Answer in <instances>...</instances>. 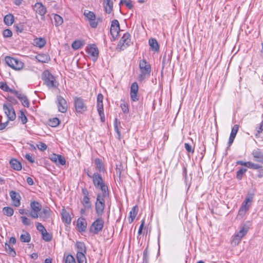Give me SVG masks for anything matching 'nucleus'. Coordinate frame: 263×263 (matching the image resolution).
Instances as JSON below:
<instances>
[{"label":"nucleus","mask_w":263,"mask_h":263,"mask_svg":"<svg viewBox=\"0 0 263 263\" xmlns=\"http://www.w3.org/2000/svg\"><path fill=\"white\" fill-rule=\"evenodd\" d=\"M105 189L104 187L102 189L103 193H98L97 196L95 211L98 217L102 216L105 208V199L109 196V192L105 191Z\"/></svg>","instance_id":"1"},{"label":"nucleus","mask_w":263,"mask_h":263,"mask_svg":"<svg viewBox=\"0 0 263 263\" xmlns=\"http://www.w3.org/2000/svg\"><path fill=\"white\" fill-rule=\"evenodd\" d=\"M139 68L140 74L138 77V80L140 82H142L144 79L149 77L151 67L149 63L145 60H142L139 62Z\"/></svg>","instance_id":"2"},{"label":"nucleus","mask_w":263,"mask_h":263,"mask_svg":"<svg viewBox=\"0 0 263 263\" xmlns=\"http://www.w3.org/2000/svg\"><path fill=\"white\" fill-rule=\"evenodd\" d=\"M42 80L49 88H56L58 86V83L55 81L54 76L47 70L43 72Z\"/></svg>","instance_id":"3"},{"label":"nucleus","mask_w":263,"mask_h":263,"mask_svg":"<svg viewBox=\"0 0 263 263\" xmlns=\"http://www.w3.org/2000/svg\"><path fill=\"white\" fill-rule=\"evenodd\" d=\"M6 63L13 69L20 70L24 66V63L20 60L7 56L5 57Z\"/></svg>","instance_id":"4"},{"label":"nucleus","mask_w":263,"mask_h":263,"mask_svg":"<svg viewBox=\"0 0 263 263\" xmlns=\"http://www.w3.org/2000/svg\"><path fill=\"white\" fill-rule=\"evenodd\" d=\"M248 231V228L246 226H241L239 231L236 233L231 241V245L236 246L240 242L242 238L246 235Z\"/></svg>","instance_id":"5"},{"label":"nucleus","mask_w":263,"mask_h":263,"mask_svg":"<svg viewBox=\"0 0 263 263\" xmlns=\"http://www.w3.org/2000/svg\"><path fill=\"white\" fill-rule=\"evenodd\" d=\"M104 221L103 219L101 217H99L95 221L92 222L91 226L90 227V232L97 234L99 232L101 231L103 226Z\"/></svg>","instance_id":"6"},{"label":"nucleus","mask_w":263,"mask_h":263,"mask_svg":"<svg viewBox=\"0 0 263 263\" xmlns=\"http://www.w3.org/2000/svg\"><path fill=\"white\" fill-rule=\"evenodd\" d=\"M130 35L129 33H124L117 45V48L120 50H123L129 46L130 43Z\"/></svg>","instance_id":"7"},{"label":"nucleus","mask_w":263,"mask_h":263,"mask_svg":"<svg viewBox=\"0 0 263 263\" xmlns=\"http://www.w3.org/2000/svg\"><path fill=\"white\" fill-rule=\"evenodd\" d=\"M92 179L93 183L95 187H99L101 190L102 193H103L102 189L104 187H105V191L108 192V187L103 182L102 178L100 175L97 173H94L92 176Z\"/></svg>","instance_id":"8"},{"label":"nucleus","mask_w":263,"mask_h":263,"mask_svg":"<svg viewBox=\"0 0 263 263\" xmlns=\"http://www.w3.org/2000/svg\"><path fill=\"white\" fill-rule=\"evenodd\" d=\"M74 106L77 112L82 114L87 110V106L83 99L76 97L74 98Z\"/></svg>","instance_id":"9"},{"label":"nucleus","mask_w":263,"mask_h":263,"mask_svg":"<svg viewBox=\"0 0 263 263\" xmlns=\"http://www.w3.org/2000/svg\"><path fill=\"white\" fill-rule=\"evenodd\" d=\"M87 51L93 61H96L99 57V50L95 44L89 45L87 47Z\"/></svg>","instance_id":"10"},{"label":"nucleus","mask_w":263,"mask_h":263,"mask_svg":"<svg viewBox=\"0 0 263 263\" xmlns=\"http://www.w3.org/2000/svg\"><path fill=\"white\" fill-rule=\"evenodd\" d=\"M57 104L58 110L62 113H64L67 109V103L66 100L61 96H58L57 97Z\"/></svg>","instance_id":"11"},{"label":"nucleus","mask_w":263,"mask_h":263,"mask_svg":"<svg viewBox=\"0 0 263 263\" xmlns=\"http://www.w3.org/2000/svg\"><path fill=\"white\" fill-rule=\"evenodd\" d=\"M3 109L8 119V120L13 121L15 119L16 115L15 111L11 105H7V104H4L3 105Z\"/></svg>","instance_id":"12"},{"label":"nucleus","mask_w":263,"mask_h":263,"mask_svg":"<svg viewBox=\"0 0 263 263\" xmlns=\"http://www.w3.org/2000/svg\"><path fill=\"white\" fill-rule=\"evenodd\" d=\"M120 31V26L118 20H114L111 22L110 26V33L113 38V40H115L117 37Z\"/></svg>","instance_id":"13"},{"label":"nucleus","mask_w":263,"mask_h":263,"mask_svg":"<svg viewBox=\"0 0 263 263\" xmlns=\"http://www.w3.org/2000/svg\"><path fill=\"white\" fill-rule=\"evenodd\" d=\"M84 15L90 21V25L92 28H96L98 23L95 21L96 15L93 12L87 10H84Z\"/></svg>","instance_id":"14"},{"label":"nucleus","mask_w":263,"mask_h":263,"mask_svg":"<svg viewBox=\"0 0 263 263\" xmlns=\"http://www.w3.org/2000/svg\"><path fill=\"white\" fill-rule=\"evenodd\" d=\"M138 91V85L137 82H134L131 86L130 90V98L133 101H137L139 98L137 96Z\"/></svg>","instance_id":"15"},{"label":"nucleus","mask_w":263,"mask_h":263,"mask_svg":"<svg viewBox=\"0 0 263 263\" xmlns=\"http://www.w3.org/2000/svg\"><path fill=\"white\" fill-rule=\"evenodd\" d=\"M50 159L58 165H64L66 164V160L64 157L60 155L52 154L50 156Z\"/></svg>","instance_id":"16"},{"label":"nucleus","mask_w":263,"mask_h":263,"mask_svg":"<svg viewBox=\"0 0 263 263\" xmlns=\"http://www.w3.org/2000/svg\"><path fill=\"white\" fill-rule=\"evenodd\" d=\"M10 196L12 200L13 204L16 207H18L21 204L20 195L15 191H11L9 193Z\"/></svg>","instance_id":"17"},{"label":"nucleus","mask_w":263,"mask_h":263,"mask_svg":"<svg viewBox=\"0 0 263 263\" xmlns=\"http://www.w3.org/2000/svg\"><path fill=\"white\" fill-rule=\"evenodd\" d=\"M252 154L255 161L263 163V154L260 149L256 148L254 149Z\"/></svg>","instance_id":"18"},{"label":"nucleus","mask_w":263,"mask_h":263,"mask_svg":"<svg viewBox=\"0 0 263 263\" xmlns=\"http://www.w3.org/2000/svg\"><path fill=\"white\" fill-rule=\"evenodd\" d=\"M34 9L36 13L39 14L42 16V19L44 18V16L46 12V8L41 3H37L34 5Z\"/></svg>","instance_id":"19"},{"label":"nucleus","mask_w":263,"mask_h":263,"mask_svg":"<svg viewBox=\"0 0 263 263\" xmlns=\"http://www.w3.org/2000/svg\"><path fill=\"white\" fill-rule=\"evenodd\" d=\"M77 227L79 232H84L87 227V222L84 218H79L77 222Z\"/></svg>","instance_id":"20"},{"label":"nucleus","mask_w":263,"mask_h":263,"mask_svg":"<svg viewBox=\"0 0 263 263\" xmlns=\"http://www.w3.org/2000/svg\"><path fill=\"white\" fill-rule=\"evenodd\" d=\"M40 217L42 218L44 221L50 218L51 215V210L49 208L46 207L44 208L39 214Z\"/></svg>","instance_id":"21"},{"label":"nucleus","mask_w":263,"mask_h":263,"mask_svg":"<svg viewBox=\"0 0 263 263\" xmlns=\"http://www.w3.org/2000/svg\"><path fill=\"white\" fill-rule=\"evenodd\" d=\"M148 44L153 51L158 52L159 50V46L155 39L151 38L148 41Z\"/></svg>","instance_id":"22"},{"label":"nucleus","mask_w":263,"mask_h":263,"mask_svg":"<svg viewBox=\"0 0 263 263\" xmlns=\"http://www.w3.org/2000/svg\"><path fill=\"white\" fill-rule=\"evenodd\" d=\"M138 212V208L134 206L129 212V216L128 218V222L131 223L135 218Z\"/></svg>","instance_id":"23"},{"label":"nucleus","mask_w":263,"mask_h":263,"mask_svg":"<svg viewBox=\"0 0 263 263\" xmlns=\"http://www.w3.org/2000/svg\"><path fill=\"white\" fill-rule=\"evenodd\" d=\"M35 59L39 62L42 63H48L50 58L48 54H39L35 56Z\"/></svg>","instance_id":"24"},{"label":"nucleus","mask_w":263,"mask_h":263,"mask_svg":"<svg viewBox=\"0 0 263 263\" xmlns=\"http://www.w3.org/2000/svg\"><path fill=\"white\" fill-rule=\"evenodd\" d=\"M104 8L106 13H110L113 7V2L112 0H104Z\"/></svg>","instance_id":"25"},{"label":"nucleus","mask_w":263,"mask_h":263,"mask_svg":"<svg viewBox=\"0 0 263 263\" xmlns=\"http://www.w3.org/2000/svg\"><path fill=\"white\" fill-rule=\"evenodd\" d=\"M46 41L45 39L42 37L35 38L33 40V45L41 48L46 44Z\"/></svg>","instance_id":"26"},{"label":"nucleus","mask_w":263,"mask_h":263,"mask_svg":"<svg viewBox=\"0 0 263 263\" xmlns=\"http://www.w3.org/2000/svg\"><path fill=\"white\" fill-rule=\"evenodd\" d=\"M10 164L12 168L16 171H20L22 168V165L21 163L16 159H13L10 161Z\"/></svg>","instance_id":"27"},{"label":"nucleus","mask_w":263,"mask_h":263,"mask_svg":"<svg viewBox=\"0 0 263 263\" xmlns=\"http://www.w3.org/2000/svg\"><path fill=\"white\" fill-rule=\"evenodd\" d=\"M30 207L33 212H39L42 209V205L39 202L35 201L31 202Z\"/></svg>","instance_id":"28"},{"label":"nucleus","mask_w":263,"mask_h":263,"mask_svg":"<svg viewBox=\"0 0 263 263\" xmlns=\"http://www.w3.org/2000/svg\"><path fill=\"white\" fill-rule=\"evenodd\" d=\"M76 247L78 249L77 253H86V249L85 244L82 242H77Z\"/></svg>","instance_id":"29"},{"label":"nucleus","mask_w":263,"mask_h":263,"mask_svg":"<svg viewBox=\"0 0 263 263\" xmlns=\"http://www.w3.org/2000/svg\"><path fill=\"white\" fill-rule=\"evenodd\" d=\"M82 203L85 208V209L89 210L91 208L92 205L90 201L89 196L83 197Z\"/></svg>","instance_id":"30"},{"label":"nucleus","mask_w":263,"mask_h":263,"mask_svg":"<svg viewBox=\"0 0 263 263\" xmlns=\"http://www.w3.org/2000/svg\"><path fill=\"white\" fill-rule=\"evenodd\" d=\"M62 215L63 220L67 224H70L71 221V218L69 213L64 210L62 212Z\"/></svg>","instance_id":"31"},{"label":"nucleus","mask_w":263,"mask_h":263,"mask_svg":"<svg viewBox=\"0 0 263 263\" xmlns=\"http://www.w3.org/2000/svg\"><path fill=\"white\" fill-rule=\"evenodd\" d=\"M4 23L8 26L11 25L14 22V17L12 14L6 15L4 18Z\"/></svg>","instance_id":"32"},{"label":"nucleus","mask_w":263,"mask_h":263,"mask_svg":"<svg viewBox=\"0 0 263 263\" xmlns=\"http://www.w3.org/2000/svg\"><path fill=\"white\" fill-rule=\"evenodd\" d=\"M103 96L101 93L98 94L97 96V110L103 109Z\"/></svg>","instance_id":"33"},{"label":"nucleus","mask_w":263,"mask_h":263,"mask_svg":"<svg viewBox=\"0 0 263 263\" xmlns=\"http://www.w3.org/2000/svg\"><path fill=\"white\" fill-rule=\"evenodd\" d=\"M5 249L7 253H8L12 257H14L16 255V252L14 250V249L11 247L7 243H5Z\"/></svg>","instance_id":"34"},{"label":"nucleus","mask_w":263,"mask_h":263,"mask_svg":"<svg viewBox=\"0 0 263 263\" xmlns=\"http://www.w3.org/2000/svg\"><path fill=\"white\" fill-rule=\"evenodd\" d=\"M20 240L23 242H29L30 241L31 237L28 232H25L20 236Z\"/></svg>","instance_id":"35"},{"label":"nucleus","mask_w":263,"mask_h":263,"mask_svg":"<svg viewBox=\"0 0 263 263\" xmlns=\"http://www.w3.org/2000/svg\"><path fill=\"white\" fill-rule=\"evenodd\" d=\"M250 206V204H248L244 201H243L242 205L240 207V209L239 211V214H242L246 213L249 209Z\"/></svg>","instance_id":"36"},{"label":"nucleus","mask_w":263,"mask_h":263,"mask_svg":"<svg viewBox=\"0 0 263 263\" xmlns=\"http://www.w3.org/2000/svg\"><path fill=\"white\" fill-rule=\"evenodd\" d=\"M86 253H77V258L78 263H86V259L85 257Z\"/></svg>","instance_id":"37"},{"label":"nucleus","mask_w":263,"mask_h":263,"mask_svg":"<svg viewBox=\"0 0 263 263\" xmlns=\"http://www.w3.org/2000/svg\"><path fill=\"white\" fill-rule=\"evenodd\" d=\"M3 212L4 214L7 216H11L14 213L13 209L9 207H4Z\"/></svg>","instance_id":"38"},{"label":"nucleus","mask_w":263,"mask_h":263,"mask_svg":"<svg viewBox=\"0 0 263 263\" xmlns=\"http://www.w3.org/2000/svg\"><path fill=\"white\" fill-rule=\"evenodd\" d=\"M54 20L55 22L54 25L56 26L61 25L63 22V18L58 14L54 15Z\"/></svg>","instance_id":"39"},{"label":"nucleus","mask_w":263,"mask_h":263,"mask_svg":"<svg viewBox=\"0 0 263 263\" xmlns=\"http://www.w3.org/2000/svg\"><path fill=\"white\" fill-rule=\"evenodd\" d=\"M95 163L97 168L100 172L104 171L103 164L100 159H96L95 160Z\"/></svg>","instance_id":"40"},{"label":"nucleus","mask_w":263,"mask_h":263,"mask_svg":"<svg viewBox=\"0 0 263 263\" xmlns=\"http://www.w3.org/2000/svg\"><path fill=\"white\" fill-rule=\"evenodd\" d=\"M42 238L45 241L48 242L50 241L52 239V235L48 233L47 231H46L44 233L42 234Z\"/></svg>","instance_id":"41"},{"label":"nucleus","mask_w":263,"mask_h":263,"mask_svg":"<svg viewBox=\"0 0 263 263\" xmlns=\"http://www.w3.org/2000/svg\"><path fill=\"white\" fill-rule=\"evenodd\" d=\"M83 43L80 41H76L72 44V47L74 49H78L83 46Z\"/></svg>","instance_id":"42"},{"label":"nucleus","mask_w":263,"mask_h":263,"mask_svg":"<svg viewBox=\"0 0 263 263\" xmlns=\"http://www.w3.org/2000/svg\"><path fill=\"white\" fill-rule=\"evenodd\" d=\"M247 171L246 168H241L236 173V177L238 180L241 179L243 174H244Z\"/></svg>","instance_id":"43"},{"label":"nucleus","mask_w":263,"mask_h":263,"mask_svg":"<svg viewBox=\"0 0 263 263\" xmlns=\"http://www.w3.org/2000/svg\"><path fill=\"white\" fill-rule=\"evenodd\" d=\"M59 124L60 121L57 118H54L49 120V125L52 127H57Z\"/></svg>","instance_id":"44"},{"label":"nucleus","mask_w":263,"mask_h":263,"mask_svg":"<svg viewBox=\"0 0 263 263\" xmlns=\"http://www.w3.org/2000/svg\"><path fill=\"white\" fill-rule=\"evenodd\" d=\"M247 167L249 168H253L254 170H257L258 168H261V165L258 164L253 163L251 162H248L247 163Z\"/></svg>","instance_id":"45"},{"label":"nucleus","mask_w":263,"mask_h":263,"mask_svg":"<svg viewBox=\"0 0 263 263\" xmlns=\"http://www.w3.org/2000/svg\"><path fill=\"white\" fill-rule=\"evenodd\" d=\"M36 229L37 230L42 234L43 233H44L46 230L43 226V225L40 223V222H36Z\"/></svg>","instance_id":"46"},{"label":"nucleus","mask_w":263,"mask_h":263,"mask_svg":"<svg viewBox=\"0 0 263 263\" xmlns=\"http://www.w3.org/2000/svg\"><path fill=\"white\" fill-rule=\"evenodd\" d=\"M21 219L22 220V223L25 226H30L32 223V222L30 221V220L26 217L21 216Z\"/></svg>","instance_id":"47"},{"label":"nucleus","mask_w":263,"mask_h":263,"mask_svg":"<svg viewBox=\"0 0 263 263\" xmlns=\"http://www.w3.org/2000/svg\"><path fill=\"white\" fill-rule=\"evenodd\" d=\"M65 263H76L74 258L71 255H68L65 260Z\"/></svg>","instance_id":"48"},{"label":"nucleus","mask_w":263,"mask_h":263,"mask_svg":"<svg viewBox=\"0 0 263 263\" xmlns=\"http://www.w3.org/2000/svg\"><path fill=\"white\" fill-rule=\"evenodd\" d=\"M238 125L236 124L232 128V130H231V132L230 134V136H232V137L235 138V136L238 132Z\"/></svg>","instance_id":"49"},{"label":"nucleus","mask_w":263,"mask_h":263,"mask_svg":"<svg viewBox=\"0 0 263 263\" xmlns=\"http://www.w3.org/2000/svg\"><path fill=\"white\" fill-rule=\"evenodd\" d=\"M19 118L20 119L21 122L22 124H24L27 122V119L23 111H20V115L19 116Z\"/></svg>","instance_id":"50"},{"label":"nucleus","mask_w":263,"mask_h":263,"mask_svg":"<svg viewBox=\"0 0 263 263\" xmlns=\"http://www.w3.org/2000/svg\"><path fill=\"white\" fill-rule=\"evenodd\" d=\"M262 132H263V120L260 123L259 126L256 127V134L255 135V136L256 137H258L259 134H260Z\"/></svg>","instance_id":"51"},{"label":"nucleus","mask_w":263,"mask_h":263,"mask_svg":"<svg viewBox=\"0 0 263 263\" xmlns=\"http://www.w3.org/2000/svg\"><path fill=\"white\" fill-rule=\"evenodd\" d=\"M143 263H148V259H149V255L148 251L147 249H145L143 252Z\"/></svg>","instance_id":"52"},{"label":"nucleus","mask_w":263,"mask_h":263,"mask_svg":"<svg viewBox=\"0 0 263 263\" xmlns=\"http://www.w3.org/2000/svg\"><path fill=\"white\" fill-rule=\"evenodd\" d=\"M25 107H28L29 106V102L26 96H24L23 98H21L20 100Z\"/></svg>","instance_id":"53"},{"label":"nucleus","mask_w":263,"mask_h":263,"mask_svg":"<svg viewBox=\"0 0 263 263\" xmlns=\"http://www.w3.org/2000/svg\"><path fill=\"white\" fill-rule=\"evenodd\" d=\"M124 4L126 5V6L129 9H132L133 8V5L130 2H127L126 0H121L120 4Z\"/></svg>","instance_id":"54"},{"label":"nucleus","mask_w":263,"mask_h":263,"mask_svg":"<svg viewBox=\"0 0 263 263\" xmlns=\"http://www.w3.org/2000/svg\"><path fill=\"white\" fill-rule=\"evenodd\" d=\"M3 34L4 37H9L12 36V32L10 30L7 29L4 30Z\"/></svg>","instance_id":"55"},{"label":"nucleus","mask_w":263,"mask_h":263,"mask_svg":"<svg viewBox=\"0 0 263 263\" xmlns=\"http://www.w3.org/2000/svg\"><path fill=\"white\" fill-rule=\"evenodd\" d=\"M37 147L40 150L42 151L46 150L47 147L46 144L43 142H40L39 144H37Z\"/></svg>","instance_id":"56"},{"label":"nucleus","mask_w":263,"mask_h":263,"mask_svg":"<svg viewBox=\"0 0 263 263\" xmlns=\"http://www.w3.org/2000/svg\"><path fill=\"white\" fill-rule=\"evenodd\" d=\"M98 113L100 116V119L102 122H104L105 120V115L103 111V109H98Z\"/></svg>","instance_id":"57"},{"label":"nucleus","mask_w":263,"mask_h":263,"mask_svg":"<svg viewBox=\"0 0 263 263\" xmlns=\"http://www.w3.org/2000/svg\"><path fill=\"white\" fill-rule=\"evenodd\" d=\"M118 123L117 119H116L115 120V122H114L115 129L118 134L119 138H120V136H121V133H120V132L119 131V129L118 127Z\"/></svg>","instance_id":"58"},{"label":"nucleus","mask_w":263,"mask_h":263,"mask_svg":"<svg viewBox=\"0 0 263 263\" xmlns=\"http://www.w3.org/2000/svg\"><path fill=\"white\" fill-rule=\"evenodd\" d=\"M28 215L33 218H37L40 217L39 213L37 212H31L28 213Z\"/></svg>","instance_id":"59"},{"label":"nucleus","mask_w":263,"mask_h":263,"mask_svg":"<svg viewBox=\"0 0 263 263\" xmlns=\"http://www.w3.org/2000/svg\"><path fill=\"white\" fill-rule=\"evenodd\" d=\"M0 88L4 91H8L9 89L7 84L4 82H0Z\"/></svg>","instance_id":"60"},{"label":"nucleus","mask_w":263,"mask_h":263,"mask_svg":"<svg viewBox=\"0 0 263 263\" xmlns=\"http://www.w3.org/2000/svg\"><path fill=\"white\" fill-rule=\"evenodd\" d=\"M184 147L185 149L189 153H193L194 152V150L192 148V147L191 145L188 143H185Z\"/></svg>","instance_id":"61"},{"label":"nucleus","mask_w":263,"mask_h":263,"mask_svg":"<svg viewBox=\"0 0 263 263\" xmlns=\"http://www.w3.org/2000/svg\"><path fill=\"white\" fill-rule=\"evenodd\" d=\"M25 158L31 163H33L34 162V159L29 154H26L25 156Z\"/></svg>","instance_id":"62"},{"label":"nucleus","mask_w":263,"mask_h":263,"mask_svg":"<svg viewBox=\"0 0 263 263\" xmlns=\"http://www.w3.org/2000/svg\"><path fill=\"white\" fill-rule=\"evenodd\" d=\"M144 223H145V221H144V220L143 219L142 221H141V223L140 224V226L139 227V229L138 230V234L139 235H141V233H142V229H143V228L144 226Z\"/></svg>","instance_id":"63"},{"label":"nucleus","mask_w":263,"mask_h":263,"mask_svg":"<svg viewBox=\"0 0 263 263\" xmlns=\"http://www.w3.org/2000/svg\"><path fill=\"white\" fill-rule=\"evenodd\" d=\"M258 174L257 175V177L259 178H261L263 177V167L261 166V168H258Z\"/></svg>","instance_id":"64"}]
</instances>
